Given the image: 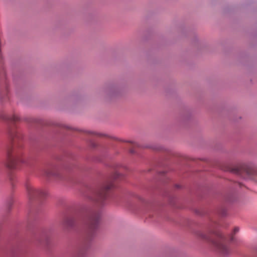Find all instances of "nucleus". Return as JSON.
I'll list each match as a JSON object with an SVG mask.
<instances>
[{"label":"nucleus","instance_id":"obj_1","mask_svg":"<svg viewBox=\"0 0 257 257\" xmlns=\"http://www.w3.org/2000/svg\"><path fill=\"white\" fill-rule=\"evenodd\" d=\"M14 145L10 146L7 149L6 166L10 169H15L20 163H25L24 160L22 158L21 145H16L17 140L20 138V135L16 132L11 134Z\"/></svg>","mask_w":257,"mask_h":257},{"label":"nucleus","instance_id":"obj_2","mask_svg":"<svg viewBox=\"0 0 257 257\" xmlns=\"http://www.w3.org/2000/svg\"><path fill=\"white\" fill-rule=\"evenodd\" d=\"M214 235L219 238H222V235L217 231L213 230L212 229H209L207 233L203 232H199L198 233V236L201 239L212 242L213 244L217 247V249L223 254H227L229 250L225 244L223 240L218 241H215L211 238V235Z\"/></svg>","mask_w":257,"mask_h":257},{"label":"nucleus","instance_id":"obj_3","mask_svg":"<svg viewBox=\"0 0 257 257\" xmlns=\"http://www.w3.org/2000/svg\"><path fill=\"white\" fill-rule=\"evenodd\" d=\"M121 175L117 172L113 174L101 186L97 192L94 199L95 201L102 204L104 200L108 197L109 191L113 188V181L119 178Z\"/></svg>","mask_w":257,"mask_h":257},{"label":"nucleus","instance_id":"obj_4","mask_svg":"<svg viewBox=\"0 0 257 257\" xmlns=\"http://www.w3.org/2000/svg\"><path fill=\"white\" fill-rule=\"evenodd\" d=\"M26 189L30 199L43 198L47 195L46 190L35 188L30 184L26 185Z\"/></svg>","mask_w":257,"mask_h":257},{"label":"nucleus","instance_id":"obj_5","mask_svg":"<svg viewBox=\"0 0 257 257\" xmlns=\"http://www.w3.org/2000/svg\"><path fill=\"white\" fill-rule=\"evenodd\" d=\"M100 217L99 211H92L89 216L87 224L89 229L92 231L97 227Z\"/></svg>","mask_w":257,"mask_h":257},{"label":"nucleus","instance_id":"obj_6","mask_svg":"<svg viewBox=\"0 0 257 257\" xmlns=\"http://www.w3.org/2000/svg\"><path fill=\"white\" fill-rule=\"evenodd\" d=\"M242 171H244L247 174L250 173V171H249L248 169L245 165H242L240 166L239 168L235 169L234 170V172L238 174H240Z\"/></svg>","mask_w":257,"mask_h":257},{"label":"nucleus","instance_id":"obj_7","mask_svg":"<svg viewBox=\"0 0 257 257\" xmlns=\"http://www.w3.org/2000/svg\"><path fill=\"white\" fill-rule=\"evenodd\" d=\"M75 222V220L73 218L69 217H67L64 220V224L68 227L72 226Z\"/></svg>","mask_w":257,"mask_h":257},{"label":"nucleus","instance_id":"obj_8","mask_svg":"<svg viewBox=\"0 0 257 257\" xmlns=\"http://www.w3.org/2000/svg\"><path fill=\"white\" fill-rule=\"evenodd\" d=\"M11 120L14 121H17L19 120V118L18 116H16V115H14L12 117L10 118Z\"/></svg>","mask_w":257,"mask_h":257},{"label":"nucleus","instance_id":"obj_9","mask_svg":"<svg viewBox=\"0 0 257 257\" xmlns=\"http://www.w3.org/2000/svg\"><path fill=\"white\" fill-rule=\"evenodd\" d=\"M46 174L47 176H56V174L53 172H46Z\"/></svg>","mask_w":257,"mask_h":257},{"label":"nucleus","instance_id":"obj_10","mask_svg":"<svg viewBox=\"0 0 257 257\" xmlns=\"http://www.w3.org/2000/svg\"><path fill=\"white\" fill-rule=\"evenodd\" d=\"M132 147L135 148L136 147H139V144L137 143H136V142H132Z\"/></svg>","mask_w":257,"mask_h":257},{"label":"nucleus","instance_id":"obj_11","mask_svg":"<svg viewBox=\"0 0 257 257\" xmlns=\"http://www.w3.org/2000/svg\"><path fill=\"white\" fill-rule=\"evenodd\" d=\"M238 230H239L238 227H235L234 229V230H233L234 233L237 232L238 231Z\"/></svg>","mask_w":257,"mask_h":257},{"label":"nucleus","instance_id":"obj_12","mask_svg":"<svg viewBox=\"0 0 257 257\" xmlns=\"http://www.w3.org/2000/svg\"><path fill=\"white\" fill-rule=\"evenodd\" d=\"M130 152L131 153H132V154L135 153V151L133 149H131L130 150Z\"/></svg>","mask_w":257,"mask_h":257},{"label":"nucleus","instance_id":"obj_13","mask_svg":"<svg viewBox=\"0 0 257 257\" xmlns=\"http://www.w3.org/2000/svg\"><path fill=\"white\" fill-rule=\"evenodd\" d=\"M93 134H94L95 135H97V136H100V135H101L100 134H97V133H93Z\"/></svg>","mask_w":257,"mask_h":257},{"label":"nucleus","instance_id":"obj_14","mask_svg":"<svg viewBox=\"0 0 257 257\" xmlns=\"http://www.w3.org/2000/svg\"><path fill=\"white\" fill-rule=\"evenodd\" d=\"M233 240V237H232V238H231V240Z\"/></svg>","mask_w":257,"mask_h":257}]
</instances>
